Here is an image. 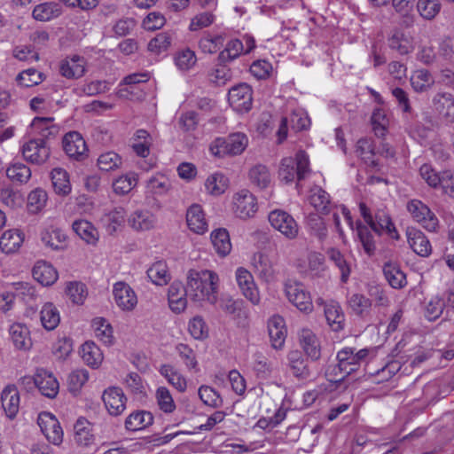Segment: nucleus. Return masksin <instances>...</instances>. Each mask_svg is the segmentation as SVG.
<instances>
[{
    "label": "nucleus",
    "instance_id": "obj_1",
    "mask_svg": "<svg viewBox=\"0 0 454 454\" xmlns=\"http://www.w3.org/2000/svg\"><path fill=\"white\" fill-rule=\"evenodd\" d=\"M218 275L209 270L192 269L186 275V295L192 301H207L215 304L217 301Z\"/></svg>",
    "mask_w": 454,
    "mask_h": 454
},
{
    "label": "nucleus",
    "instance_id": "obj_2",
    "mask_svg": "<svg viewBox=\"0 0 454 454\" xmlns=\"http://www.w3.org/2000/svg\"><path fill=\"white\" fill-rule=\"evenodd\" d=\"M248 146L245 133L234 132L226 137H216L209 145L210 153L216 158L240 155Z\"/></svg>",
    "mask_w": 454,
    "mask_h": 454
},
{
    "label": "nucleus",
    "instance_id": "obj_3",
    "mask_svg": "<svg viewBox=\"0 0 454 454\" xmlns=\"http://www.w3.org/2000/svg\"><path fill=\"white\" fill-rule=\"evenodd\" d=\"M309 156L304 151H299L295 158H284L281 160L278 175L279 178L286 184L297 179L302 180L309 172Z\"/></svg>",
    "mask_w": 454,
    "mask_h": 454
},
{
    "label": "nucleus",
    "instance_id": "obj_4",
    "mask_svg": "<svg viewBox=\"0 0 454 454\" xmlns=\"http://www.w3.org/2000/svg\"><path fill=\"white\" fill-rule=\"evenodd\" d=\"M359 211L361 215L366 223L369 224L371 229L377 232L381 233L382 231L387 232L393 239H398V233L395 230V227L389 216V215L380 209L378 210L374 216L370 212V209L367 207L365 203H359Z\"/></svg>",
    "mask_w": 454,
    "mask_h": 454
},
{
    "label": "nucleus",
    "instance_id": "obj_5",
    "mask_svg": "<svg viewBox=\"0 0 454 454\" xmlns=\"http://www.w3.org/2000/svg\"><path fill=\"white\" fill-rule=\"evenodd\" d=\"M255 48V40L250 35H245L241 39L234 38L230 40L224 49L217 57L220 63H231L241 55L250 53Z\"/></svg>",
    "mask_w": 454,
    "mask_h": 454
},
{
    "label": "nucleus",
    "instance_id": "obj_6",
    "mask_svg": "<svg viewBox=\"0 0 454 454\" xmlns=\"http://www.w3.org/2000/svg\"><path fill=\"white\" fill-rule=\"evenodd\" d=\"M258 210L256 197L247 189L235 192L231 200V211L239 219L247 220L254 217Z\"/></svg>",
    "mask_w": 454,
    "mask_h": 454
},
{
    "label": "nucleus",
    "instance_id": "obj_7",
    "mask_svg": "<svg viewBox=\"0 0 454 454\" xmlns=\"http://www.w3.org/2000/svg\"><path fill=\"white\" fill-rule=\"evenodd\" d=\"M235 281L240 294L251 304L261 303V293L253 274L245 267H238L235 270Z\"/></svg>",
    "mask_w": 454,
    "mask_h": 454
},
{
    "label": "nucleus",
    "instance_id": "obj_8",
    "mask_svg": "<svg viewBox=\"0 0 454 454\" xmlns=\"http://www.w3.org/2000/svg\"><path fill=\"white\" fill-rule=\"evenodd\" d=\"M287 300L301 312L309 314L313 310L312 298L303 285L300 282L288 280L284 286Z\"/></svg>",
    "mask_w": 454,
    "mask_h": 454
},
{
    "label": "nucleus",
    "instance_id": "obj_9",
    "mask_svg": "<svg viewBox=\"0 0 454 454\" xmlns=\"http://www.w3.org/2000/svg\"><path fill=\"white\" fill-rule=\"evenodd\" d=\"M407 210L413 220L428 231L434 232L439 227V221L434 213L421 200H411L407 203Z\"/></svg>",
    "mask_w": 454,
    "mask_h": 454
},
{
    "label": "nucleus",
    "instance_id": "obj_10",
    "mask_svg": "<svg viewBox=\"0 0 454 454\" xmlns=\"http://www.w3.org/2000/svg\"><path fill=\"white\" fill-rule=\"evenodd\" d=\"M270 225L286 239H294L298 236L299 226L294 218L286 211L276 209L269 214Z\"/></svg>",
    "mask_w": 454,
    "mask_h": 454
},
{
    "label": "nucleus",
    "instance_id": "obj_11",
    "mask_svg": "<svg viewBox=\"0 0 454 454\" xmlns=\"http://www.w3.org/2000/svg\"><path fill=\"white\" fill-rule=\"evenodd\" d=\"M338 364L334 366L333 372L335 377L332 379L333 381H341L348 375L356 372L360 365L355 354V348H344L337 353Z\"/></svg>",
    "mask_w": 454,
    "mask_h": 454
},
{
    "label": "nucleus",
    "instance_id": "obj_12",
    "mask_svg": "<svg viewBox=\"0 0 454 454\" xmlns=\"http://www.w3.org/2000/svg\"><path fill=\"white\" fill-rule=\"evenodd\" d=\"M23 158L33 164L41 165L47 161L51 150L43 139L33 138L21 146Z\"/></svg>",
    "mask_w": 454,
    "mask_h": 454
},
{
    "label": "nucleus",
    "instance_id": "obj_13",
    "mask_svg": "<svg viewBox=\"0 0 454 454\" xmlns=\"http://www.w3.org/2000/svg\"><path fill=\"white\" fill-rule=\"evenodd\" d=\"M252 89L247 83L234 86L229 91L228 100L230 106L237 113H247L252 108Z\"/></svg>",
    "mask_w": 454,
    "mask_h": 454
},
{
    "label": "nucleus",
    "instance_id": "obj_14",
    "mask_svg": "<svg viewBox=\"0 0 454 454\" xmlns=\"http://www.w3.org/2000/svg\"><path fill=\"white\" fill-rule=\"evenodd\" d=\"M62 146L67 155L75 160H82L88 156L86 142L77 131L67 133L63 137Z\"/></svg>",
    "mask_w": 454,
    "mask_h": 454
},
{
    "label": "nucleus",
    "instance_id": "obj_15",
    "mask_svg": "<svg viewBox=\"0 0 454 454\" xmlns=\"http://www.w3.org/2000/svg\"><path fill=\"white\" fill-rule=\"evenodd\" d=\"M37 424L47 440L59 445L63 440V430L56 417L50 412H41L37 418Z\"/></svg>",
    "mask_w": 454,
    "mask_h": 454
},
{
    "label": "nucleus",
    "instance_id": "obj_16",
    "mask_svg": "<svg viewBox=\"0 0 454 454\" xmlns=\"http://www.w3.org/2000/svg\"><path fill=\"white\" fill-rule=\"evenodd\" d=\"M115 304L123 311H132L137 305L135 291L125 282H116L113 286Z\"/></svg>",
    "mask_w": 454,
    "mask_h": 454
},
{
    "label": "nucleus",
    "instance_id": "obj_17",
    "mask_svg": "<svg viewBox=\"0 0 454 454\" xmlns=\"http://www.w3.org/2000/svg\"><path fill=\"white\" fill-rule=\"evenodd\" d=\"M300 347L308 358L317 361L321 357V341L309 328H302L298 333Z\"/></svg>",
    "mask_w": 454,
    "mask_h": 454
},
{
    "label": "nucleus",
    "instance_id": "obj_18",
    "mask_svg": "<svg viewBox=\"0 0 454 454\" xmlns=\"http://www.w3.org/2000/svg\"><path fill=\"white\" fill-rule=\"evenodd\" d=\"M102 400L112 416H119L126 409L127 398L120 387H112L106 389L102 395Z\"/></svg>",
    "mask_w": 454,
    "mask_h": 454
},
{
    "label": "nucleus",
    "instance_id": "obj_19",
    "mask_svg": "<svg viewBox=\"0 0 454 454\" xmlns=\"http://www.w3.org/2000/svg\"><path fill=\"white\" fill-rule=\"evenodd\" d=\"M388 47L399 55H407L415 49L414 37L410 32L396 29L387 38Z\"/></svg>",
    "mask_w": 454,
    "mask_h": 454
},
{
    "label": "nucleus",
    "instance_id": "obj_20",
    "mask_svg": "<svg viewBox=\"0 0 454 454\" xmlns=\"http://www.w3.org/2000/svg\"><path fill=\"white\" fill-rule=\"evenodd\" d=\"M34 381L42 395L49 398H54L58 395L59 384L51 372L44 369H38L35 375Z\"/></svg>",
    "mask_w": 454,
    "mask_h": 454
},
{
    "label": "nucleus",
    "instance_id": "obj_21",
    "mask_svg": "<svg viewBox=\"0 0 454 454\" xmlns=\"http://www.w3.org/2000/svg\"><path fill=\"white\" fill-rule=\"evenodd\" d=\"M251 264L262 281L270 282L273 280L276 271L274 262L269 254L262 252L254 254Z\"/></svg>",
    "mask_w": 454,
    "mask_h": 454
},
{
    "label": "nucleus",
    "instance_id": "obj_22",
    "mask_svg": "<svg viewBox=\"0 0 454 454\" xmlns=\"http://www.w3.org/2000/svg\"><path fill=\"white\" fill-rule=\"evenodd\" d=\"M157 216L147 209H137L128 218L129 225L136 231H148L156 227Z\"/></svg>",
    "mask_w": 454,
    "mask_h": 454
},
{
    "label": "nucleus",
    "instance_id": "obj_23",
    "mask_svg": "<svg viewBox=\"0 0 454 454\" xmlns=\"http://www.w3.org/2000/svg\"><path fill=\"white\" fill-rule=\"evenodd\" d=\"M186 223L190 231L199 235L206 233L208 230L205 213L199 204H193L187 209Z\"/></svg>",
    "mask_w": 454,
    "mask_h": 454
},
{
    "label": "nucleus",
    "instance_id": "obj_24",
    "mask_svg": "<svg viewBox=\"0 0 454 454\" xmlns=\"http://www.w3.org/2000/svg\"><path fill=\"white\" fill-rule=\"evenodd\" d=\"M186 285L174 281L168 287V300L169 308L175 313L183 312L187 306Z\"/></svg>",
    "mask_w": 454,
    "mask_h": 454
},
{
    "label": "nucleus",
    "instance_id": "obj_25",
    "mask_svg": "<svg viewBox=\"0 0 454 454\" xmlns=\"http://www.w3.org/2000/svg\"><path fill=\"white\" fill-rule=\"evenodd\" d=\"M268 331L271 346L275 349H281L284 347L286 338V328L282 317L275 315L268 322Z\"/></svg>",
    "mask_w": 454,
    "mask_h": 454
},
{
    "label": "nucleus",
    "instance_id": "obj_26",
    "mask_svg": "<svg viewBox=\"0 0 454 454\" xmlns=\"http://www.w3.org/2000/svg\"><path fill=\"white\" fill-rule=\"evenodd\" d=\"M288 366L293 375L300 380L310 377L311 372L308 361L299 350H291L287 354Z\"/></svg>",
    "mask_w": 454,
    "mask_h": 454
},
{
    "label": "nucleus",
    "instance_id": "obj_27",
    "mask_svg": "<svg viewBox=\"0 0 454 454\" xmlns=\"http://www.w3.org/2000/svg\"><path fill=\"white\" fill-rule=\"evenodd\" d=\"M407 239L411 249L419 255L427 257L432 252V246L425 234L416 229L410 228L407 230Z\"/></svg>",
    "mask_w": 454,
    "mask_h": 454
},
{
    "label": "nucleus",
    "instance_id": "obj_28",
    "mask_svg": "<svg viewBox=\"0 0 454 454\" xmlns=\"http://www.w3.org/2000/svg\"><path fill=\"white\" fill-rule=\"evenodd\" d=\"M60 74L67 79H77L85 73V59L74 55L61 61L59 67Z\"/></svg>",
    "mask_w": 454,
    "mask_h": 454
},
{
    "label": "nucleus",
    "instance_id": "obj_29",
    "mask_svg": "<svg viewBox=\"0 0 454 454\" xmlns=\"http://www.w3.org/2000/svg\"><path fill=\"white\" fill-rule=\"evenodd\" d=\"M30 127L32 131L43 140L57 136L59 131V127L55 123L53 117H35Z\"/></svg>",
    "mask_w": 454,
    "mask_h": 454
},
{
    "label": "nucleus",
    "instance_id": "obj_30",
    "mask_svg": "<svg viewBox=\"0 0 454 454\" xmlns=\"http://www.w3.org/2000/svg\"><path fill=\"white\" fill-rule=\"evenodd\" d=\"M1 402L7 417L13 419L20 407V395L17 387L13 385L5 387L1 394Z\"/></svg>",
    "mask_w": 454,
    "mask_h": 454
},
{
    "label": "nucleus",
    "instance_id": "obj_31",
    "mask_svg": "<svg viewBox=\"0 0 454 454\" xmlns=\"http://www.w3.org/2000/svg\"><path fill=\"white\" fill-rule=\"evenodd\" d=\"M171 188L170 180L162 174L152 176L145 184L146 197H159L166 195Z\"/></svg>",
    "mask_w": 454,
    "mask_h": 454
},
{
    "label": "nucleus",
    "instance_id": "obj_32",
    "mask_svg": "<svg viewBox=\"0 0 454 454\" xmlns=\"http://www.w3.org/2000/svg\"><path fill=\"white\" fill-rule=\"evenodd\" d=\"M410 82L415 92L423 93L430 90L435 81L429 70L419 68L411 73Z\"/></svg>",
    "mask_w": 454,
    "mask_h": 454
},
{
    "label": "nucleus",
    "instance_id": "obj_33",
    "mask_svg": "<svg viewBox=\"0 0 454 454\" xmlns=\"http://www.w3.org/2000/svg\"><path fill=\"white\" fill-rule=\"evenodd\" d=\"M325 316L326 321L334 332L343 329L345 323V316L340 305L334 301H328L325 304Z\"/></svg>",
    "mask_w": 454,
    "mask_h": 454
},
{
    "label": "nucleus",
    "instance_id": "obj_34",
    "mask_svg": "<svg viewBox=\"0 0 454 454\" xmlns=\"http://www.w3.org/2000/svg\"><path fill=\"white\" fill-rule=\"evenodd\" d=\"M9 333L16 348L27 350L32 347L30 332L25 325L20 323L12 324L10 326Z\"/></svg>",
    "mask_w": 454,
    "mask_h": 454
},
{
    "label": "nucleus",
    "instance_id": "obj_35",
    "mask_svg": "<svg viewBox=\"0 0 454 454\" xmlns=\"http://www.w3.org/2000/svg\"><path fill=\"white\" fill-rule=\"evenodd\" d=\"M432 106L440 115L450 118L454 117V97L452 94L439 91L432 98Z\"/></svg>",
    "mask_w": 454,
    "mask_h": 454
},
{
    "label": "nucleus",
    "instance_id": "obj_36",
    "mask_svg": "<svg viewBox=\"0 0 454 454\" xmlns=\"http://www.w3.org/2000/svg\"><path fill=\"white\" fill-rule=\"evenodd\" d=\"M33 278L43 286H51L58 279V272L49 262L40 261L33 268Z\"/></svg>",
    "mask_w": 454,
    "mask_h": 454
},
{
    "label": "nucleus",
    "instance_id": "obj_37",
    "mask_svg": "<svg viewBox=\"0 0 454 454\" xmlns=\"http://www.w3.org/2000/svg\"><path fill=\"white\" fill-rule=\"evenodd\" d=\"M73 231L87 244L96 245L99 239V234L96 227L89 221L84 219L75 220L72 224Z\"/></svg>",
    "mask_w": 454,
    "mask_h": 454
},
{
    "label": "nucleus",
    "instance_id": "obj_38",
    "mask_svg": "<svg viewBox=\"0 0 454 454\" xmlns=\"http://www.w3.org/2000/svg\"><path fill=\"white\" fill-rule=\"evenodd\" d=\"M153 423V416L150 411H136L131 412L125 420V428L129 431L144 430Z\"/></svg>",
    "mask_w": 454,
    "mask_h": 454
},
{
    "label": "nucleus",
    "instance_id": "obj_39",
    "mask_svg": "<svg viewBox=\"0 0 454 454\" xmlns=\"http://www.w3.org/2000/svg\"><path fill=\"white\" fill-rule=\"evenodd\" d=\"M125 217V209L122 207H116L102 215L101 223L106 231L113 234L123 224Z\"/></svg>",
    "mask_w": 454,
    "mask_h": 454
},
{
    "label": "nucleus",
    "instance_id": "obj_40",
    "mask_svg": "<svg viewBox=\"0 0 454 454\" xmlns=\"http://www.w3.org/2000/svg\"><path fill=\"white\" fill-rule=\"evenodd\" d=\"M62 7L59 3L45 2L35 6L32 16L39 21H49L62 14Z\"/></svg>",
    "mask_w": 454,
    "mask_h": 454
},
{
    "label": "nucleus",
    "instance_id": "obj_41",
    "mask_svg": "<svg viewBox=\"0 0 454 454\" xmlns=\"http://www.w3.org/2000/svg\"><path fill=\"white\" fill-rule=\"evenodd\" d=\"M74 441L78 445L90 446L95 441L91 424L84 418H80L74 424Z\"/></svg>",
    "mask_w": 454,
    "mask_h": 454
},
{
    "label": "nucleus",
    "instance_id": "obj_42",
    "mask_svg": "<svg viewBox=\"0 0 454 454\" xmlns=\"http://www.w3.org/2000/svg\"><path fill=\"white\" fill-rule=\"evenodd\" d=\"M80 353L83 362L91 368H98L104 359L103 352L93 341L83 343Z\"/></svg>",
    "mask_w": 454,
    "mask_h": 454
},
{
    "label": "nucleus",
    "instance_id": "obj_43",
    "mask_svg": "<svg viewBox=\"0 0 454 454\" xmlns=\"http://www.w3.org/2000/svg\"><path fill=\"white\" fill-rule=\"evenodd\" d=\"M24 238L17 229L4 231L0 239V248L5 254L15 253L23 243Z\"/></svg>",
    "mask_w": 454,
    "mask_h": 454
},
{
    "label": "nucleus",
    "instance_id": "obj_44",
    "mask_svg": "<svg viewBox=\"0 0 454 454\" xmlns=\"http://www.w3.org/2000/svg\"><path fill=\"white\" fill-rule=\"evenodd\" d=\"M51 178L55 192L61 196H67L71 192L72 186L68 173L61 168H55L51 172Z\"/></svg>",
    "mask_w": 454,
    "mask_h": 454
},
{
    "label": "nucleus",
    "instance_id": "obj_45",
    "mask_svg": "<svg viewBox=\"0 0 454 454\" xmlns=\"http://www.w3.org/2000/svg\"><path fill=\"white\" fill-rule=\"evenodd\" d=\"M41 240L46 247L59 250L64 248L67 235L59 228L50 227L42 231Z\"/></svg>",
    "mask_w": 454,
    "mask_h": 454
},
{
    "label": "nucleus",
    "instance_id": "obj_46",
    "mask_svg": "<svg viewBox=\"0 0 454 454\" xmlns=\"http://www.w3.org/2000/svg\"><path fill=\"white\" fill-rule=\"evenodd\" d=\"M159 372L178 392L184 393L186 390L187 380L185 377L172 365L162 364Z\"/></svg>",
    "mask_w": 454,
    "mask_h": 454
},
{
    "label": "nucleus",
    "instance_id": "obj_47",
    "mask_svg": "<svg viewBox=\"0 0 454 454\" xmlns=\"http://www.w3.org/2000/svg\"><path fill=\"white\" fill-rule=\"evenodd\" d=\"M248 179L253 185L259 189H265L271 183V175L266 166L256 164L249 169Z\"/></svg>",
    "mask_w": 454,
    "mask_h": 454
},
{
    "label": "nucleus",
    "instance_id": "obj_48",
    "mask_svg": "<svg viewBox=\"0 0 454 454\" xmlns=\"http://www.w3.org/2000/svg\"><path fill=\"white\" fill-rule=\"evenodd\" d=\"M211 241L215 252L222 257L228 255L231 250L229 232L223 228L212 231Z\"/></svg>",
    "mask_w": 454,
    "mask_h": 454
},
{
    "label": "nucleus",
    "instance_id": "obj_49",
    "mask_svg": "<svg viewBox=\"0 0 454 454\" xmlns=\"http://www.w3.org/2000/svg\"><path fill=\"white\" fill-rule=\"evenodd\" d=\"M154 399L159 410L165 414H172L176 410V404L174 398L166 387H159L154 393Z\"/></svg>",
    "mask_w": 454,
    "mask_h": 454
},
{
    "label": "nucleus",
    "instance_id": "obj_50",
    "mask_svg": "<svg viewBox=\"0 0 454 454\" xmlns=\"http://www.w3.org/2000/svg\"><path fill=\"white\" fill-rule=\"evenodd\" d=\"M146 273L151 281L156 286H165L171 279L167 263L163 261L154 262Z\"/></svg>",
    "mask_w": 454,
    "mask_h": 454
},
{
    "label": "nucleus",
    "instance_id": "obj_51",
    "mask_svg": "<svg viewBox=\"0 0 454 454\" xmlns=\"http://www.w3.org/2000/svg\"><path fill=\"white\" fill-rule=\"evenodd\" d=\"M228 186V178L223 174L218 172L208 176L205 181L206 191L213 196L223 194Z\"/></svg>",
    "mask_w": 454,
    "mask_h": 454
},
{
    "label": "nucleus",
    "instance_id": "obj_52",
    "mask_svg": "<svg viewBox=\"0 0 454 454\" xmlns=\"http://www.w3.org/2000/svg\"><path fill=\"white\" fill-rule=\"evenodd\" d=\"M171 43V34L168 32H160L149 41L147 50L154 55H160L168 51Z\"/></svg>",
    "mask_w": 454,
    "mask_h": 454
},
{
    "label": "nucleus",
    "instance_id": "obj_53",
    "mask_svg": "<svg viewBox=\"0 0 454 454\" xmlns=\"http://www.w3.org/2000/svg\"><path fill=\"white\" fill-rule=\"evenodd\" d=\"M356 154L360 157L367 165L376 166L374 160L375 148L373 140L363 137L359 139L356 145Z\"/></svg>",
    "mask_w": 454,
    "mask_h": 454
},
{
    "label": "nucleus",
    "instance_id": "obj_54",
    "mask_svg": "<svg viewBox=\"0 0 454 454\" xmlns=\"http://www.w3.org/2000/svg\"><path fill=\"white\" fill-rule=\"evenodd\" d=\"M40 315L42 325L48 331L54 330L60 322L59 312L51 302L43 306Z\"/></svg>",
    "mask_w": 454,
    "mask_h": 454
},
{
    "label": "nucleus",
    "instance_id": "obj_55",
    "mask_svg": "<svg viewBox=\"0 0 454 454\" xmlns=\"http://www.w3.org/2000/svg\"><path fill=\"white\" fill-rule=\"evenodd\" d=\"M383 272L387 281L393 288H402L406 285V276L396 264L386 263Z\"/></svg>",
    "mask_w": 454,
    "mask_h": 454
},
{
    "label": "nucleus",
    "instance_id": "obj_56",
    "mask_svg": "<svg viewBox=\"0 0 454 454\" xmlns=\"http://www.w3.org/2000/svg\"><path fill=\"white\" fill-rule=\"evenodd\" d=\"M92 327L95 336L106 345H111L114 342L113 328L111 325L103 317H97L92 321Z\"/></svg>",
    "mask_w": 454,
    "mask_h": 454
},
{
    "label": "nucleus",
    "instance_id": "obj_57",
    "mask_svg": "<svg viewBox=\"0 0 454 454\" xmlns=\"http://www.w3.org/2000/svg\"><path fill=\"white\" fill-rule=\"evenodd\" d=\"M45 79L43 73L35 68H28L20 72L16 77V82L19 86L29 88L40 84Z\"/></svg>",
    "mask_w": 454,
    "mask_h": 454
},
{
    "label": "nucleus",
    "instance_id": "obj_58",
    "mask_svg": "<svg viewBox=\"0 0 454 454\" xmlns=\"http://www.w3.org/2000/svg\"><path fill=\"white\" fill-rule=\"evenodd\" d=\"M65 293L69 300L76 305L83 304L88 296L86 286L79 281L67 283Z\"/></svg>",
    "mask_w": 454,
    "mask_h": 454
},
{
    "label": "nucleus",
    "instance_id": "obj_59",
    "mask_svg": "<svg viewBox=\"0 0 454 454\" xmlns=\"http://www.w3.org/2000/svg\"><path fill=\"white\" fill-rule=\"evenodd\" d=\"M6 175L12 182L22 184L30 179L31 170L24 163L15 162L6 169Z\"/></svg>",
    "mask_w": 454,
    "mask_h": 454
},
{
    "label": "nucleus",
    "instance_id": "obj_60",
    "mask_svg": "<svg viewBox=\"0 0 454 454\" xmlns=\"http://www.w3.org/2000/svg\"><path fill=\"white\" fill-rule=\"evenodd\" d=\"M371 121L375 135L379 137H385L389 126V118L386 111L376 108L372 114Z\"/></svg>",
    "mask_w": 454,
    "mask_h": 454
},
{
    "label": "nucleus",
    "instance_id": "obj_61",
    "mask_svg": "<svg viewBox=\"0 0 454 454\" xmlns=\"http://www.w3.org/2000/svg\"><path fill=\"white\" fill-rule=\"evenodd\" d=\"M310 205L319 213L326 214L330 203L329 195L320 187L315 186L310 190L309 198Z\"/></svg>",
    "mask_w": 454,
    "mask_h": 454
},
{
    "label": "nucleus",
    "instance_id": "obj_62",
    "mask_svg": "<svg viewBox=\"0 0 454 454\" xmlns=\"http://www.w3.org/2000/svg\"><path fill=\"white\" fill-rule=\"evenodd\" d=\"M225 36L222 34L210 35H205L199 41V47L204 53L213 54L215 53L221 46H223Z\"/></svg>",
    "mask_w": 454,
    "mask_h": 454
},
{
    "label": "nucleus",
    "instance_id": "obj_63",
    "mask_svg": "<svg viewBox=\"0 0 454 454\" xmlns=\"http://www.w3.org/2000/svg\"><path fill=\"white\" fill-rule=\"evenodd\" d=\"M174 59L176 66L181 71L190 70L197 62L195 52L189 48L177 51Z\"/></svg>",
    "mask_w": 454,
    "mask_h": 454
},
{
    "label": "nucleus",
    "instance_id": "obj_64",
    "mask_svg": "<svg viewBox=\"0 0 454 454\" xmlns=\"http://www.w3.org/2000/svg\"><path fill=\"white\" fill-rule=\"evenodd\" d=\"M176 349L189 371H194L195 372L200 371L196 354L192 348L186 344L179 343Z\"/></svg>",
    "mask_w": 454,
    "mask_h": 454
}]
</instances>
